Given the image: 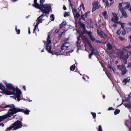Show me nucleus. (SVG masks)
Here are the masks:
<instances>
[{"instance_id":"f257e3e1","label":"nucleus","mask_w":131,"mask_h":131,"mask_svg":"<svg viewBox=\"0 0 131 131\" xmlns=\"http://www.w3.org/2000/svg\"><path fill=\"white\" fill-rule=\"evenodd\" d=\"M4 83L6 85L7 89L3 85L2 83H0V89L3 91L0 92L7 95H14L13 96H10L14 97L16 100V89L15 86L12 84L8 83L6 81H5Z\"/></svg>"},{"instance_id":"f03ea898","label":"nucleus","mask_w":131,"mask_h":131,"mask_svg":"<svg viewBox=\"0 0 131 131\" xmlns=\"http://www.w3.org/2000/svg\"><path fill=\"white\" fill-rule=\"evenodd\" d=\"M16 113V109L15 108L10 109L6 114L4 115L0 116V122L4 120L5 119L7 118L11 117Z\"/></svg>"},{"instance_id":"7ed1b4c3","label":"nucleus","mask_w":131,"mask_h":131,"mask_svg":"<svg viewBox=\"0 0 131 131\" xmlns=\"http://www.w3.org/2000/svg\"><path fill=\"white\" fill-rule=\"evenodd\" d=\"M41 11L43 13L49 14L50 10H51V8L50 5L47 4H42Z\"/></svg>"},{"instance_id":"20e7f679","label":"nucleus","mask_w":131,"mask_h":131,"mask_svg":"<svg viewBox=\"0 0 131 131\" xmlns=\"http://www.w3.org/2000/svg\"><path fill=\"white\" fill-rule=\"evenodd\" d=\"M129 57V55L128 54L125 55L123 56H119V58L122 60L124 62V64H126L127 63V59Z\"/></svg>"},{"instance_id":"39448f33","label":"nucleus","mask_w":131,"mask_h":131,"mask_svg":"<svg viewBox=\"0 0 131 131\" xmlns=\"http://www.w3.org/2000/svg\"><path fill=\"white\" fill-rule=\"evenodd\" d=\"M90 12V11H88L87 12L85 13V14H83L82 12H81V18H80L79 19V20H80L81 19H82L84 21H85V18H86L88 16V14H89Z\"/></svg>"},{"instance_id":"423d86ee","label":"nucleus","mask_w":131,"mask_h":131,"mask_svg":"<svg viewBox=\"0 0 131 131\" xmlns=\"http://www.w3.org/2000/svg\"><path fill=\"white\" fill-rule=\"evenodd\" d=\"M22 92L21 90L17 87V101L19 102L20 100L23 99V98H21V95Z\"/></svg>"},{"instance_id":"0eeeda50","label":"nucleus","mask_w":131,"mask_h":131,"mask_svg":"<svg viewBox=\"0 0 131 131\" xmlns=\"http://www.w3.org/2000/svg\"><path fill=\"white\" fill-rule=\"evenodd\" d=\"M16 129V121L11 126L8 128L6 131H10L11 130H15Z\"/></svg>"},{"instance_id":"6e6552de","label":"nucleus","mask_w":131,"mask_h":131,"mask_svg":"<svg viewBox=\"0 0 131 131\" xmlns=\"http://www.w3.org/2000/svg\"><path fill=\"white\" fill-rule=\"evenodd\" d=\"M16 129V121L11 126L8 128L6 131H10L11 130H15Z\"/></svg>"},{"instance_id":"1a4fd4ad","label":"nucleus","mask_w":131,"mask_h":131,"mask_svg":"<svg viewBox=\"0 0 131 131\" xmlns=\"http://www.w3.org/2000/svg\"><path fill=\"white\" fill-rule=\"evenodd\" d=\"M50 36L49 34H48L47 36V43L45 42V45L46 46V49H47L48 48L50 47H51L49 45L51 43V41L50 40Z\"/></svg>"},{"instance_id":"9d476101","label":"nucleus","mask_w":131,"mask_h":131,"mask_svg":"<svg viewBox=\"0 0 131 131\" xmlns=\"http://www.w3.org/2000/svg\"><path fill=\"white\" fill-rule=\"evenodd\" d=\"M68 40V39H66L63 43H62V45L61 47V50H63L64 51H65L68 48V46H66V45H67L68 43V42H67Z\"/></svg>"},{"instance_id":"9b49d317","label":"nucleus","mask_w":131,"mask_h":131,"mask_svg":"<svg viewBox=\"0 0 131 131\" xmlns=\"http://www.w3.org/2000/svg\"><path fill=\"white\" fill-rule=\"evenodd\" d=\"M22 120V119L21 118L19 120H17V129L21 128L23 126L21 122Z\"/></svg>"},{"instance_id":"f8f14e48","label":"nucleus","mask_w":131,"mask_h":131,"mask_svg":"<svg viewBox=\"0 0 131 131\" xmlns=\"http://www.w3.org/2000/svg\"><path fill=\"white\" fill-rule=\"evenodd\" d=\"M118 20V17L115 13H114L111 20L114 23H117Z\"/></svg>"},{"instance_id":"ddd939ff","label":"nucleus","mask_w":131,"mask_h":131,"mask_svg":"<svg viewBox=\"0 0 131 131\" xmlns=\"http://www.w3.org/2000/svg\"><path fill=\"white\" fill-rule=\"evenodd\" d=\"M51 47H50L48 48V49H46V50L49 53H51L53 55H59V52H54L53 53L52 51L51 50Z\"/></svg>"},{"instance_id":"4468645a","label":"nucleus","mask_w":131,"mask_h":131,"mask_svg":"<svg viewBox=\"0 0 131 131\" xmlns=\"http://www.w3.org/2000/svg\"><path fill=\"white\" fill-rule=\"evenodd\" d=\"M7 107H10L12 108H15L16 109V108L15 107V106L13 104H11V105H6L5 106H1L0 107V109L1 108H5ZM1 110H0V111H1Z\"/></svg>"},{"instance_id":"2eb2a0df","label":"nucleus","mask_w":131,"mask_h":131,"mask_svg":"<svg viewBox=\"0 0 131 131\" xmlns=\"http://www.w3.org/2000/svg\"><path fill=\"white\" fill-rule=\"evenodd\" d=\"M120 10L124 18H125L127 17V15L123 8H121L120 9Z\"/></svg>"},{"instance_id":"dca6fc26","label":"nucleus","mask_w":131,"mask_h":131,"mask_svg":"<svg viewBox=\"0 0 131 131\" xmlns=\"http://www.w3.org/2000/svg\"><path fill=\"white\" fill-rule=\"evenodd\" d=\"M34 4H32V6H34L36 8L40 9V10H41V6L38 3H37V2H36V3L34 2Z\"/></svg>"},{"instance_id":"f3484780","label":"nucleus","mask_w":131,"mask_h":131,"mask_svg":"<svg viewBox=\"0 0 131 131\" xmlns=\"http://www.w3.org/2000/svg\"><path fill=\"white\" fill-rule=\"evenodd\" d=\"M87 34H88L90 40L92 41H94L95 40V38L93 37L92 34V32L91 31H90L88 32Z\"/></svg>"},{"instance_id":"a211bd4d","label":"nucleus","mask_w":131,"mask_h":131,"mask_svg":"<svg viewBox=\"0 0 131 131\" xmlns=\"http://www.w3.org/2000/svg\"><path fill=\"white\" fill-rule=\"evenodd\" d=\"M99 2L97 1H95L93 2L92 3L93 6H95L97 8H99L100 7V5H99Z\"/></svg>"},{"instance_id":"6ab92c4d","label":"nucleus","mask_w":131,"mask_h":131,"mask_svg":"<svg viewBox=\"0 0 131 131\" xmlns=\"http://www.w3.org/2000/svg\"><path fill=\"white\" fill-rule=\"evenodd\" d=\"M106 46L107 47V49L108 50H110L113 48L112 45L110 43L107 44H106Z\"/></svg>"},{"instance_id":"aec40b11","label":"nucleus","mask_w":131,"mask_h":131,"mask_svg":"<svg viewBox=\"0 0 131 131\" xmlns=\"http://www.w3.org/2000/svg\"><path fill=\"white\" fill-rule=\"evenodd\" d=\"M124 105L125 106V107L129 108H131V101H130L129 103L127 104V103H124Z\"/></svg>"},{"instance_id":"412c9836","label":"nucleus","mask_w":131,"mask_h":131,"mask_svg":"<svg viewBox=\"0 0 131 131\" xmlns=\"http://www.w3.org/2000/svg\"><path fill=\"white\" fill-rule=\"evenodd\" d=\"M117 68H118V69H119L121 71H122L123 70V69L124 68H125V66L123 65H117Z\"/></svg>"},{"instance_id":"4be33fe9","label":"nucleus","mask_w":131,"mask_h":131,"mask_svg":"<svg viewBox=\"0 0 131 131\" xmlns=\"http://www.w3.org/2000/svg\"><path fill=\"white\" fill-rule=\"evenodd\" d=\"M129 99H130L129 97H127V99H125V100H122V102L119 105H118L117 107H119V106H121L123 104V103L124 102L128 101V100H129Z\"/></svg>"},{"instance_id":"5701e85b","label":"nucleus","mask_w":131,"mask_h":131,"mask_svg":"<svg viewBox=\"0 0 131 131\" xmlns=\"http://www.w3.org/2000/svg\"><path fill=\"white\" fill-rule=\"evenodd\" d=\"M127 70L126 68V67L124 68L123 69V70H122L121 71L122 72L121 74L122 75H124L126 74V73L127 72Z\"/></svg>"},{"instance_id":"b1692460","label":"nucleus","mask_w":131,"mask_h":131,"mask_svg":"<svg viewBox=\"0 0 131 131\" xmlns=\"http://www.w3.org/2000/svg\"><path fill=\"white\" fill-rule=\"evenodd\" d=\"M80 37L83 39V38H85V36L83 35H81L80 34H79V36L77 38V41H80Z\"/></svg>"},{"instance_id":"393cba45","label":"nucleus","mask_w":131,"mask_h":131,"mask_svg":"<svg viewBox=\"0 0 131 131\" xmlns=\"http://www.w3.org/2000/svg\"><path fill=\"white\" fill-rule=\"evenodd\" d=\"M97 33L98 35L102 38H104L103 36V34L101 32H103L102 31H101V32L100 31V30H99L97 29Z\"/></svg>"},{"instance_id":"a878e982","label":"nucleus","mask_w":131,"mask_h":131,"mask_svg":"<svg viewBox=\"0 0 131 131\" xmlns=\"http://www.w3.org/2000/svg\"><path fill=\"white\" fill-rule=\"evenodd\" d=\"M92 51L93 52V53L95 55H97L99 54V52L97 49H92Z\"/></svg>"},{"instance_id":"bb28decb","label":"nucleus","mask_w":131,"mask_h":131,"mask_svg":"<svg viewBox=\"0 0 131 131\" xmlns=\"http://www.w3.org/2000/svg\"><path fill=\"white\" fill-rule=\"evenodd\" d=\"M30 112L29 110L27 109L25 110L24 109L23 113H24L26 115H27L29 114Z\"/></svg>"},{"instance_id":"cd10ccee","label":"nucleus","mask_w":131,"mask_h":131,"mask_svg":"<svg viewBox=\"0 0 131 131\" xmlns=\"http://www.w3.org/2000/svg\"><path fill=\"white\" fill-rule=\"evenodd\" d=\"M130 80V79H128L127 78H125L123 80V82L125 84L127 82H129Z\"/></svg>"},{"instance_id":"c85d7f7f","label":"nucleus","mask_w":131,"mask_h":131,"mask_svg":"<svg viewBox=\"0 0 131 131\" xmlns=\"http://www.w3.org/2000/svg\"><path fill=\"white\" fill-rule=\"evenodd\" d=\"M75 69V64L71 66L70 67V70L71 71H73Z\"/></svg>"},{"instance_id":"c756f323","label":"nucleus","mask_w":131,"mask_h":131,"mask_svg":"<svg viewBox=\"0 0 131 131\" xmlns=\"http://www.w3.org/2000/svg\"><path fill=\"white\" fill-rule=\"evenodd\" d=\"M118 53H117L118 55H120V56L123 55L124 52L123 50H119Z\"/></svg>"},{"instance_id":"7c9ffc66","label":"nucleus","mask_w":131,"mask_h":131,"mask_svg":"<svg viewBox=\"0 0 131 131\" xmlns=\"http://www.w3.org/2000/svg\"><path fill=\"white\" fill-rule=\"evenodd\" d=\"M80 27H81L82 28H83V30H85V24H84L81 23L80 25Z\"/></svg>"},{"instance_id":"2f4dec72","label":"nucleus","mask_w":131,"mask_h":131,"mask_svg":"<svg viewBox=\"0 0 131 131\" xmlns=\"http://www.w3.org/2000/svg\"><path fill=\"white\" fill-rule=\"evenodd\" d=\"M120 112V110L119 109H116L115 110L114 112V114L115 115H116L119 114Z\"/></svg>"},{"instance_id":"473e14b6","label":"nucleus","mask_w":131,"mask_h":131,"mask_svg":"<svg viewBox=\"0 0 131 131\" xmlns=\"http://www.w3.org/2000/svg\"><path fill=\"white\" fill-rule=\"evenodd\" d=\"M66 25V23L64 22H63L61 24L60 26V28H63V26Z\"/></svg>"},{"instance_id":"72a5a7b5","label":"nucleus","mask_w":131,"mask_h":131,"mask_svg":"<svg viewBox=\"0 0 131 131\" xmlns=\"http://www.w3.org/2000/svg\"><path fill=\"white\" fill-rule=\"evenodd\" d=\"M107 12L106 11H105L102 13V15L106 18V17L107 16Z\"/></svg>"},{"instance_id":"f704fd0d","label":"nucleus","mask_w":131,"mask_h":131,"mask_svg":"<svg viewBox=\"0 0 131 131\" xmlns=\"http://www.w3.org/2000/svg\"><path fill=\"white\" fill-rule=\"evenodd\" d=\"M24 109H20V108H17V113L18 112H23Z\"/></svg>"},{"instance_id":"c9c22d12","label":"nucleus","mask_w":131,"mask_h":131,"mask_svg":"<svg viewBox=\"0 0 131 131\" xmlns=\"http://www.w3.org/2000/svg\"><path fill=\"white\" fill-rule=\"evenodd\" d=\"M69 3H70V5L71 7L73 12V13L74 11V8L73 7V5H72L71 2L70 0L69 1Z\"/></svg>"},{"instance_id":"e433bc0d","label":"nucleus","mask_w":131,"mask_h":131,"mask_svg":"<svg viewBox=\"0 0 131 131\" xmlns=\"http://www.w3.org/2000/svg\"><path fill=\"white\" fill-rule=\"evenodd\" d=\"M50 18H51V21H53L54 19V15L53 14H52L50 16Z\"/></svg>"},{"instance_id":"4c0bfd02","label":"nucleus","mask_w":131,"mask_h":131,"mask_svg":"<svg viewBox=\"0 0 131 131\" xmlns=\"http://www.w3.org/2000/svg\"><path fill=\"white\" fill-rule=\"evenodd\" d=\"M108 68H110V70L111 71L112 70L113 71H114V70L113 68H112L111 66L110 65L108 64V65L107 66Z\"/></svg>"},{"instance_id":"58836bf2","label":"nucleus","mask_w":131,"mask_h":131,"mask_svg":"<svg viewBox=\"0 0 131 131\" xmlns=\"http://www.w3.org/2000/svg\"><path fill=\"white\" fill-rule=\"evenodd\" d=\"M69 12H65L64 15V17H66L68 16L69 15Z\"/></svg>"},{"instance_id":"ea45409f","label":"nucleus","mask_w":131,"mask_h":131,"mask_svg":"<svg viewBox=\"0 0 131 131\" xmlns=\"http://www.w3.org/2000/svg\"><path fill=\"white\" fill-rule=\"evenodd\" d=\"M91 114L92 115L93 117L94 118H95L96 117V114L94 112H91Z\"/></svg>"},{"instance_id":"a19ab883","label":"nucleus","mask_w":131,"mask_h":131,"mask_svg":"<svg viewBox=\"0 0 131 131\" xmlns=\"http://www.w3.org/2000/svg\"><path fill=\"white\" fill-rule=\"evenodd\" d=\"M64 51L63 50H62L61 48V49L60 51L59 52V54H62L64 52Z\"/></svg>"},{"instance_id":"79ce46f5","label":"nucleus","mask_w":131,"mask_h":131,"mask_svg":"<svg viewBox=\"0 0 131 131\" xmlns=\"http://www.w3.org/2000/svg\"><path fill=\"white\" fill-rule=\"evenodd\" d=\"M75 16L78 18L80 16V15L78 12H76L75 13Z\"/></svg>"},{"instance_id":"37998d69","label":"nucleus","mask_w":131,"mask_h":131,"mask_svg":"<svg viewBox=\"0 0 131 131\" xmlns=\"http://www.w3.org/2000/svg\"><path fill=\"white\" fill-rule=\"evenodd\" d=\"M93 54V52L92 51L89 54V58L90 59L91 58Z\"/></svg>"},{"instance_id":"c03bdc74","label":"nucleus","mask_w":131,"mask_h":131,"mask_svg":"<svg viewBox=\"0 0 131 131\" xmlns=\"http://www.w3.org/2000/svg\"><path fill=\"white\" fill-rule=\"evenodd\" d=\"M97 9L98 8H96V7L94 6H93V7L92 8V12H93L94 11H95L96 9Z\"/></svg>"},{"instance_id":"a18cd8bd","label":"nucleus","mask_w":131,"mask_h":131,"mask_svg":"<svg viewBox=\"0 0 131 131\" xmlns=\"http://www.w3.org/2000/svg\"><path fill=\"white\" fill-rule=\"evenodd\" d=\"M121 33L120 29H118L117 31L116 34L118 35H120Z\"/></svg>"},{"instance_id":"49530a36","label":"nucleus","mask_w":131,"mask_h":131,"mask_svg":"<svg viewBox=\"0 0 131 131\" xmlns=\"http://www.w3.org/2000/svg\"><path fill=\"white\" fill-rule=\"evenodd\" d=\"M83 30L80 34L81 35H83V34H85L88 31L87 30Z\"/></svg>"},{"instance_id":"de8ad7c7","label":"nucleus","mask_w":131,"mask_h":131,"mask_svg":"<svg viewBox=\"0 0 131 131\" xmlns=\"http://www.w3.org/2000/svg\"><path fill=\"white\" fill-rule=\"evenodd\" d=\"M130 7V5H127L125 6L124 7V8L126 9H127L128 8H129Z\"/></svg>"},{"instance_id":"09e8293b","label":"nucleus","mask_w":131,"mask_h":131,"mask_svg":"<svg viewBox=\"0 0 131 131\" xmlns=\"http://www.w3.org/2000/svg\"><path fill=\"white\" fill-rule=\"evenodd\" d=\"M40 6H41L42 4H43V3L45 2L44 0H40Z\"/></svg>"},{"instance_id":"8fccbe9b","label":"nucleus","mask_w":131,"mask_h":131,"mask_svg":"<svg viewBox=\"0 0 131 131\" xmlns=\"http://www.w3.org/2000/svg\"><path fill=\"white\" fill-rule=\"evenodd\" d=\"M126 34V31L125 30H123V31H122V34L123 35H125Z\"/></svg>"},{"instance_id":"3c124183","label":"nucleus","mask_w":131,"mask_h":131,"mask_svg":"<svg viewBox=\"0 0 131 131\" xmlns=\"http://www.w3.org/2000/svg\"><path fill=\"white\" fill-rule=\"evenodd\" d=\"M122 3H120L119 4V5L118 6V7L119 9H120L122 7Z\"/></svg>"},{"instance_id":"603ef678","label":"nucleus","mask_w":131,"mask_h":131,"mask_svg":"<svg viewBox=\"0 0 131 131\" xmlns=\"http://www.w3.org/2000/svg\"><path fill=\"white\" fill-rule=\"evenodd\" d=\"M124 24V23H121V27L123 28V30H125L124 29L125 26H124L123 25Z\"/></svg>"},{"instance_id":"864d4df0","label":"nucleus","mask_w":131,"mask_h":131,"mask_svg":"<svg viewBox=\"0 0 131 131\" xmlns=\"http://www.w3.org/2000/svg\"><path fill=\"white\" fill-rule=\"evenodd\" d=\"M98 131H102L101 126V125H99V128L98 129Z\"/></svg>"},{"instance_id":"5fc2aeb1","label":"nucleus","mask_w":131,"mask_h":131,"mask_svg":"<svg viewBox=\"0 0 131 131\" xmlns=\"http://www.w3.org/2000/svg\"><path fill=\"white\" fill-rule=\"evenodd\" d=\"M80 7H82V8L83 10H84L85 9V7H84V4L83 3H82L80 5Z\"/></svg>"},{"instance_id":"6e6d98bb","label":"nucleus","mask_w":131,"mask_h":131,"mask_svg":"<svg viewBox=\"0 0 131 131\" xmlns=\"http://www.w3.org/2000/svg\"><path fill=\"white\" fill-rule=\"evenodd\" d=\"M108 111H110L112 110H114V109L112 107H109L108 108Z\"/></svg>"},{"instance_id":"4d7b16f0","label":"nucleus","mask_w":131,"mask_h":131,"mask_svg":"<svg viewBox=\"0 0 131 131\" xmlns=\"http://www.w3.org/2000/svg\"><path fill=\"white\" fill-rule=\"evenodd\" d=\"M119 39L121 41H123L124 40V39L121 37L119 36Z\"/></svg>"},{"instance_id":"13d9d810","label":"nucleus","mask_w":131,"mask_h":131,"mask_svg":"<svg viewBox=\"0 0 131 131\" xmlns=\"http://www.w3.org/2000/svg\"><path fill=\"white\" fill-rule=\"evenodd\" d=\"M63 32H62L59 35V38H61V37H62V35L63 34Z\"/></svg>"},{"instance_id":"bf43d9fd","label":"nucleus","mask_w":131,"mask_h":131,"mask_svg":"<svg viewBox=\"0 0 131 131\" xmlns=\"http://www.w3.org/2000/svg\"><path fill=\"white\" fill-rule=\"evenodd\" d=\"M117 26V24H116L114 23L112 25V26L113 27H116Z\"/></svg>"},{"instance_id":"052dcab7","label":"nucleus","mask_w":131,"mask_h":131,"mask_svg":"<svg viewBox=\"0 0 131 131\" xmlns=\"http://www.w3.org/2000/svg\"><path fill=\"white\" fill-rule=\"evenodd\" d=\"M42 17L40 19H39V20H38V21H39V23H42ZM43 19L42 20H43Z\"/></svg>"},{"instance_id":"680f3d73","label":"nucleus","mask_w":131,"mask_h":131,"mask_svg":"<svg viewBox=\"0 0 131 131\" xmlns=\"http://www.w3.org/2000/svg\"><path fill=\"white\" fill-rule=\"evenodd\" d=\"M39 21H38L37 22L35 26V27H38V24L39 23Z\"/></svg>"},{"instance_id":"e2e57ef3","label":"nucleus","mask_w":131,"mask_h":131,"mask_svg":"<svg viewBox=\"0 0 131 131\" xmlns=\"http://www.w3.org/2000/svg\"><path fill=\"white\" fill-rule=\"evenodd\" d=\"M20 30L19 29H18L17 30V34H20Z\"/></svg>"},{"instance_id":"0e129e2a","label":"nucleus","mask_w":131,"mask_h":131,"mask_svg":"<svg viewBox=\"0 0 131 131\" xmlns=\"http://www.w3.org/2000/svg\"><path fill=\"white\" fill-rule=\"evenodd\" d=\"M95 42L96 43H101V41H99L98 40H95Z\"/></svg>"},{"instance_id":"69168bd1","label":"nucleus","mask_w":131,"mask_h":131,"mask_svg":"<svg viewBox=\"0 0 131 131\" xmlns=\"http://www.w3.org/2000/svg\"><path fill=\"white\" fill-rule=\"evenodd\" d=\"M46 14H45L44 15V14H42L41 16H39V17H43L45 16L46 15Z\"/></svg>"},{"instance_id":"338daca9","label":"nucleus","mask_w":131,"mask_h":131,"mask_svg":"<svg viewBox=\"0 0 131 131\" xmlns=\"http://www.w3.org/2000/svg\"><path fill=\"white\" fill-rule=\"evenodd\" d=\"M126 48L128 49H129L131 48V45H130L126 47Z\"/></svg>"},{"instance_id":"774afa93","label":"nucleus","mask_w":131,"mask_h":131,"mask_svg":"<svg viewBox=\"0 0 131 131\" xmlns=\"http://www.w3.org/2000/svg\"><path fill=\"white\" fill-rule=\"evenodd\" d=\"M105 4L106 5V6H107L109 5V3L108 2V1H106V2H105Z\"/></svg>"}]
</instances>
